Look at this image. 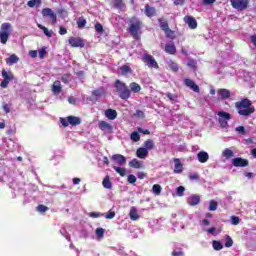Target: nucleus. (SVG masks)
I'll return each instance as SVG.
<instances>
[{"label": "nucleus", "instance_id": "16", "mask_svg": "<svg viewBox=\"0 0 256 256\" xmlns=\"http://www.w3.org/2000/svg\"><path fill=\"white\" fill-rule=\"evenodd\" d=\"M218 96L221 97V99H229L231 97V91L225 88L218 89Z\"/></svg>", "mask_w": 256, "mask_h": 256}, {"label": "nucleus", "instance_id": "6", "mask_svg": "<svg viewBox=\"0 0 256 256\" xmlns=\"http://www.w3.org/2000/svg\"><path fill=\"white\" fill-rule=\"evenodd\" d=\"M142 61L147 64L150 69H159L157 60L151 54H144Z\"/></svg>", "mask_w": 256, "mask_h": 256}, {"label": "nucleus", "instance_id": "45", "mask_svg": "<svg viewBox=\"0 0 256 256\" xmlns=\"http://www.w3.org/2000/svg\"><path fill=\"white\" fill-rule=\"evenodd\" d=\"M85 25H87V20H85L84 18H79L77 20V26L79 29H83V27H85Z\"/></svg>", "mask_w": 256, "mask_h": 256}, {"label": "nucleus", "instance_id": "23", "mask_svg": "<svg viewBox=\"0 0 256 256\" xmlns=\"http://www.w3.org/2000/svg\"><path fill=\"white\" fill-rule=\"evenodd\" d=\"M102 185L104 189H113V183L111 182V178L109 175L105 176L102 181Z\"/></svg>", "mask_w": 256, "mask_h": 256}, {"label": "nucleus", "instance_id": "54", "mask_svg": "<svg viewBox=\"0 0 256 256\" xmlns=\"http://www.w3.org/2000/svg\"><path fill=\"white\" fill-rule=\"evenodd\" d=\"M231 223H232V225H239V223H241V218H239L237 216H232Z\"/></svg>", "mask_w": 256, "mask_h": 256}, {"label": "nucleus", "instance_id": "4", "mask_svg": "<svg viewBox=\"0 0 256 256\" xmlns=\"http://www.w3.org/2000/svg\"><path fill=\"white\" fill-rule=\"evenodd\" d=\"M11 23L4 22L0 27V41L2 45H6L7 41H9V37L11 36Z\"/></svg>", "mask_w": 256, "mask_h": 256}, {"label": "nucleus", "instance_id": "59", "mask_svg": "<svg viewBox=\"0 0 256 256\" xmlns=\"http://www.w3.org/2000/svg\"><path fill=\"white\" fill-rule=\"evenodd\" d=\"M137 131H138V133H143V135H151V131H149L147 129L143 130V128H141V127H138Z\"/></svg>", "mask_w": 256, "mask_h": 256}, {"label": "nucleus", "instance_id": "5", "mask_svg": "<svg viewBox=\"0 0 256 256\" xmlns=\"http://www.w3.org/2000/svg\"><path fill=\"white\" fill-rule=\"evenodd\" d=\"M230 3L233 9L238 11H245L249 7V0H230Z\"/></svg>", "mask_w": 256, "mask_h": 256}, {"label": "nucleus", "instance_id": "20", "mask_svg": "<svg viewBox=\"0 0 256 256\" xmlns=\"http://www.w3.org/2000/svg\"><path fill=\"white\" fill-rule=\"evenodd\" d=\"M188 203L189 205H191V207H195V205H199V203H201V197L197 195H192L188 199Z\"/></svg>", "mask_w": 256, "mask_h": 256}, {"label": "nucleus", "instance_id": "43", "mask_svg": "<svg viewBox=\"0 0 256 256\" xmlns=\"http://www.w3.org/2000/svg\"><path fill=\"white\" fill-rule=\"evenodd\" d=\"M167 39H175V31L171 30L170 28L168 30L164 31Z\"/></svg>", "mask_w": 256, "mask_h": 256}, {"label": "nucleus", "instance_id": "64", "mask_svg": "<svg viewBox=\"0 0 256 256\" xmlns=\"http://www.w3.org/2000/svg\"><path fill=\"white\" fill-rule=\"evenodd\" d=\"M29 55H30V57H32V59H35L37 57V51L36 50H30Z\"/></svg>", "mask_w": 256, "mask_h": 256}, {"label": "nucleus", "instance_id": "41", "mask_svg": "<svg viewBox=\"0 0 256 256\" xmlns=\"http://www.w3.org/2000/svg\"><path fill=\"white\" fill-rule=\"evenodd\" d=\"M103 93H105V90L103 89V87H100V88L92 91V97H101V95H103Z\"/></svg>", "mask_w": 256, "mask_h": 256}, {"label": "nucleus", "instance_id": "8", "mask_svg": "<svg viewBox=\"0 0 256 256\" xmlns=\"http://www.w3.org/2000/svg\"><path fill=\"white\" fill-rule=\"evenodd\" d=\"M42 15L44 17H49L52 21V25H57V14H55L51 8H43Z\"/></svg>", "mask_w": 256, "mask_h": 256}, {"label": "nucleus", "instance_id": "61", "mask_svg": "<svg viewBox=\"0 0 256 256\" xmlns=\"http://www.w3.org/2000/svg\"><path fill=\"white\" fill-rule=\"evenodd\" d=\"M196 65H197V62H195V60L193 59L188 60V67H192L193 69H195Z\"/></svg>", "mask_w": 256, "mask_h": 256}, {"label": "nucleus", "instance_id": "39", "mask_svg": "<svg viewBox=\"0 0 256 256\" xmlns=\"http://www.w3.org/2000/svg\"><path fill=\"white\" fill-rule=\"evenodd\" d=\"M212 247L215 251H221V249H223V244L220 241L214 240L212 242Z\"/></svg>", "mask_w": 256, "mask_h": 256}, {"label": "nucleus", "instance_id": "29", "mask_svg": "<svg viewBox=\"0 0 256 256\" xmlns=\"http://www.w3.org/2000/svg\"><path fill=\"white\" fill-rule=\"evenodd\" d=\"M7 65H15V63H19V57L17 55L12 54L9 58L6 59Z\"/></svg>", "mask_w": 256, "mask_h": 256}, {"label": "nucleus", "instance_id": "42", "mask_svg": "<svg viewBox=\"0 0 256 256\" xmlns=\"http://www.w3.org/2000/svg\"><path fill=\"white\" fill-rule=\"evenodd\" d=\"M223 157H225L226 159H231V157H233V150L226 148L223 152H222Z\"/></svg>", "mask_w": 256, "mask_h": 256}, {"label": "nucleus", "instance_id": "48", "mask_svg": "<svg viewBox=\"0 0 256 256\" xmlns=\"http://www.w3.org/2000/svg\"><path fill=\"white\" fill-rule=\"evenodd\" d=\"M40 59H43L47 55V47L43 46L39 51H38Z\"/></svg>", "mask_w": 256, "mask_h": 256}, {"label": "nucleus", "instance_id": "12", "mask_svg": "<svg viewBox=\"0 0 256 256\" xmlns=\"http://www.w3.org/2000/svg\"><path fill=\"white\" fill-rule=\"evenodd\" d=\"M184 85L186 87H189L190 89H192V91H194V93H199L200 89H199V85H197L195 83V81L189 79V78H186L184 80Z\"/></svg>", "mask_w": 256, "mask_h": 256}, {"label": "nucleus", "instance_id": "53", "mask_svg": "<svg viewBox=\"0 0 256 256\" xmlns=\"http://www.w3.org/2000/svg\"><path fill=\"white\" fill-rule=\"evenodd\" d=\"M96 235H97V237H99L100 239H102L103 235H105V229H103V228H97V229H96Z\"/></svg>", "mask_w": 256, "mask_h": 256}, {"label": "nucleus", "instance_id": "1", "mask_svg": "<svg viewBox=\"0 0 256 256\" xmlns=\"http://www.w3.org/2000/svg\"><path fill=\"white\" fill-rule=\"evenodd\" d=\"M253 103L248 98H243L241 101L235 103V108L241 117H249L255 113V108L252 107Z\"/></svg>", "mask_w": 256, "mask_h": 256}, {"label": "nucleus", "instance_id": "13", "mask_svg": "<svg viewBox=\"0 0 256 256\" xmlns=\"http://www.w3.org/2000/svg\"><path fill=\"white\" fill-rule=\"evenodd\" d=\"M164 51L165 53H168V55H176L177 47L175 46V43L169 42L165 45Z\"/></svg>", "mask_w": 256, "mask_h": 256}, {"label": "nucleus", "instance_id": "10", "mask_svg": "<svg viewBox=\"0 0 256 256\" xmlns=\"http://www.w3.org/2000/svg\"><path fill=\"white\" fill-rule=\"evenodd\" d=\"M112 161H115L120 167L127 165V158L121 154H114Z\"/></svg>", "mask_w": 256, "mask_h": 256}, {"label": "nucleus", "instance_id": "34", "mask_svg": "<svg viewBox=\"0 0 256 256\" xmlns=\"http://www.w3.org/2000/svg\"><path fill=\"white\" fill-rule=\"evenodd\" d=\"M114 171L120 175V177H125L127 175V169L121 168L119 166H113Z\"/></svg>", "mask_w": 256, "mask_h": 256}, {"label": "nucleus", "instance_id": "18", "mask_svg": "<svg viewBox=\"0 0 256 256\" xmlns=\"http://www.w3.org/2000/svg\"><path fill=\"white\" fill-rule=\"evenodd\" d=\"M199 163H207L209 161V154L205 151H200L197 154Z\"/></svg>", "mask_w": 256, "mask_h": 256}, {"label": "nucleus", "instance_id": "63", "mask_svg": "<svg viewBox=\"0 0 256 256\" xmlns=\"http://www.w3.org/2000/svg\"><path fill=\"white\" fill-rule=\"evenodd\" d=\"M218 121H219L221 127H226L227 126V121L228 120H223V118H219Z\"/></svg>", "mask_w": 256, "mask_h": 256}, {"label": "nucleus", "instance_id": "26", "mask_svg": "<svg viewBox=\"0 0 256 256\" xmlns=\"http://www.w3.org/2000/svg\"><path fill=\"white\" fill-rule=\"evenodd\" d=\"M114 9H125V2L123 0H112Z\"/></svg>", "mask_w": 256, "mask_h": 256}, {"label": "nucleus", "instance_id": "56", "mask_svg": "<svg viewBox=\"0 0 256 256\" xmlns=\"http://www.w3.org/2000/svg\"><path fill=\"white\" fill-rule=\"evenodd\" d=\"M134 117H138L140 119H143V117H145V112H143V110H136V113L134 114Z\"/></svg>", "mask_w": 256, "mask_h": 256}, {"label": "nucleus", "instance_id": "47", "mask_svg": "<svg viewBox=\"0 0 256 256\" xmlns=\"http://www.w3.org/2000/svg\"><path fill=\"white\" fill-rule=\"evenodd\" d=\"M96 33H99L100 35H103V25L101 23H96L95 26Z\"/></svg>", "mask_w": 256, "mask_h": 256}, {"label": "nucleus", "instance_id": "21", "mask_svg": "<svg viewBox=\"0 0 256 256\" xmlns=\"http://www.w3.org/2000/svg\"><path fill=\"white\" fill-rule=\"evenodd\" d=\"M129 217L131 221H137L139 220V212L137 211V208L131 207L129 212Z\"/></svg>", "mask_w": 256, "mask_h": 256}, {"label": "nucleus", "instance_id": "9", "mask_svg": "<svg viewBox=\"0 0 256 256\" xmlns=\"http://www.w3.org/2000/svg\"><path fill=\"white\" fill-rule=\"evenodd\" d=\"M233 167H249V160L241 157L232 159Z\"/></svg>", "mask_w": 256, "mask_h": 256}, {"label": "nucleus", "instance_id": "17", "mask_svg": "<svg viewBox=\"0 0 256 256\" xmlns=\"http://www.w3.org/2000/svg\"><path fill=\"white\" fill-rule=\"evenodd\" d=\"M157 10L155 7H151L149 4L145 5V15L146 17H155Z\"/></svg>", "mask_w": 256, "mask_h": 256}, {"label": "nucleus", "instance_id": "27", "mask_svg": "<svg viewBox=\"0 0 256 256\" xmlns=\"http://www.w3.org/2000/svg\"><path fill=\"white\" fill-rule=\"evenodd\" d=\"M167 65L170 71H173V73H177V71H179V65L177 64V62L170 60L167 62Z\"/></svg>", "mask_w": 256, "mask_h": 256}, {"label": "nucleus", "instance_id": "19", "mask_svg": "<svg viewBox=\"0 0 256 256\" xmlns=\"http://www.w3.org/2000/svg\"><path fill=\"white\" fill-rule=\"evenodd\" d=\"M136 155L139 159H145L149 155V151L144 147H140L137 149Z\"/></svg>", "mask_w": 256, "mask_h": 256}, {"label": "nucleus", "instance_id": "60", "mask_svg": "<svg viewBox=\"0 0 256 256\" xmlns=\"http://www.w3.org/2000/svg\"><path fill=\"white\" fill-rule=\"evenodd\" d=\"M189 179H190L191 181H199V174H197V173L190 174V175H189Z\"/></svg>", "mask_w": 256, "mask_h": 256}, {"label": "nucleus", "instance_id": "2", "mask_svg": "<svg viewBox=\"0 0 256 256\" xmlns=\"http://www.w3.org/2000/svg\"><path fill=\"white\" fill-rule=\"evenodd\" d=\"M142 29H143V21H141L139 18L135 16L129 19L128 31L131 37H133V39H135L136 41H139V39H141Z\"/></svg>", "mask_w": 256, "mask_h": 256}, {"label": "nucleus", "instance_id": "37", "mask_svg": "<svg viewBox=\"0 0 256 256\" xmlns=\"http://www.w3.org/2000/svg\"><path fill=\"white\" fill-rule=\"evenodd\" d=\"M41 3L42 1L41 0H30L27 2V5L33 9V7H41Z\"/></svg>", "mask_w": 256, "mask_h": 256}, {"label": "nucleus", "instance_id": "30", "mask_svg": "<svg viewBox=\"0 0 256 256\" xmlns=\"http://www.w3.org/2000/svg\"><path fill=\"white\" fill-rule=\"evenodd\" d=\"M130 91L131 93H139L141 91V85L137 82L130 83Z\"/></svg>", "mask_w": 256, "mask_h": 256}, {"label": "nucleus", "instance_id": "58", "mask_svg": "<svg viewBox=\"0 0 256 256\" xmlns=\"http://www.w3.org/2000/svg\"><path fill=\"white\" fill-rule=\"evenodd\" d=\"M2 108L5 111V113H11V105L3 103Z\"/></svg>", "mask_w": 256, "mask_h": 256}, {"label": "nucleus", "instance_id": "36", "mask_svg": "<svg viewBox=\"0 0 256 256\" xmlns=\"http://www.w3.org/2000/svg\"><path fill=\"white\" fill-rule=\"evenodd\" d=\"M219 119L229 121L231 119V114L225 111L218 112Z\"/></svg>", "mask_w": 256, "mask_h": 256}, {"label": "nucleus", "instance_id": "62", "mask_svg": "<svg viewBox=\"0 0 256 256\" xmlns=\"http://www.w3.org/2000/svg\"><path fill=\"white\" fill-rule=\"evenodd\" d=\"M185 253L183 251H172V256H184Z\"/></svg>", "mask_w": 256, "mask_h": 256}, {"label": "nucleus", "instance_id": "46", "mask_svg": "<svg viewBox=\"0 0 256 256\" xmlns=\"http://www.w3.org/2000/svg\"><path fill=\"white\" fill-rule=\"evenodd\" d=\"M224 246L227 248L233 247V238H231V236L226 235V242H225Z\"/></svg>", "mask_w": 256, "mask_h": 256}, {"label": "nucleus", "instance_id": "44", "mask_svg": "<svg viewBox=\"0 0 256 256\" xmlns=\"http://www.w3.org/2000/svg\"><path fill=\"white\" fill-rule=\"evenodd\" d=\"M161 185L159 184H154L152 187V191L154 193V195H161Z\"/></svg>", "mask_w": 256, "mask_h": 256}, {"label": "nucleus", "instance_id": "57", "mask_svg": "<svg viewBox=\"0 0 256 256\" xmlns=\"http://www.w3.org/2000/svg\"><path fill=\"white\" fill-rule=\"evenodd\" d=\"M115 218V211H108V213L105 214V219H114Z\"/></svg>", "mask_w": 256, "mask_h": 256}, {"label": "nucleus", "instance_id": "28", "mask_svg": "<svg viewBox=\"0 0 256 256\" xmlns=\"http://www.w3.org/2000/svg\"><path fill=\"white\" fill-rule=\"evenodd\" d=\"M121 75H129V73H133L130 65L124 64L120 67Z\"/></svg>", "mask_w": 256, "mask_h": 256}, {"label": "nucleus", "instance_id": "24", "mask_svg": "<svg viewBox=\"0 0 256 256\" xmlns=\"http://www.w3.org/2000/svg\"><path fill=\"white\" fill-rule=\"evenodd\" d=\"M2 77H3L4 81H8L9 83H11V81H13V79H15V76L13 75V73L7 72V71H5V69L2 70Z\"/></svg>", "mask_w": 256, "mask_h": 256}, {"label": "nucleus", "instance_id": "3", "mask_svg": "<svg viewBox=\"0 0 256 256\" xmlns=\"http://www.w3.org/2000/svg\"><path fill=\"white\" fill-rule=\"evenodd\" d=\"M115 87L120 99L127 101V99L131 98V90L129 89L127 84H125V82H121V80H116Z\"/></svg>", "mask_w": 256, "mask_h": 256}, {"label": "nucleus", "instance_id": "50", "mask_svg": "<svg viewBox=\"0 0 256 256\" xmlns=\"http://www.w3.org/2000/svg\"><path fill=\"white\" fill-rule=\"evenodd\" d=\"M217 201L212 200L210 201V205H209V211H217Z\"/></svg>", "mask_w": 256, "mask_h": 256}, {"label": "nucleus", "instance_id": "7", "mask_svg": "<svg viewBox=\"0 0 256 256\" xmlns=\"http://www.w3.org/2000/svg\"><path fill=\"white\" fill-rule=\"evenodd\" d=\"M68 43L71 47L83 49L85 47V40L81 37H70Z\"/></svg>", "mask_w": 256, "mask_h": 256}, {"label": "nucleus", "instance_id": "22", "mask_svg": "<svg viewBox=\"0 0 256 256\" xmlns=\"http://www.w3.org/2000/svg\"><path fill=\"white\" fill-rule=\"evenodd\" d=\"M68 123L69 125H72L73 127L77 125H81V118L76 116H68Z\"/></svg>", "mask_w": 256, "mask_h": 256}, {"label": "nucleus", "instance_id": "55", "mask_svg": "<svg viewBox=\"0 0 256 256\" xmlns=\"http://www.w3.org/2000/svg\"><path fill=\"white\" fill-rule=\"evenodd\" d=\"M60 123L63 127H69V117H67V119L60 118Z\"/></svg>", "mask_w": 256, "mask_h": 256}, {"label": "nucleus", "instance_id": "52", "mask_svg": "<svg viewBox=\"0 0 256 256\" xmlns=\"http://www.w3.org/2000/svg\"><path fill=\"white\" fill-rule=\"evenodd\" d=\"M127 181H128V183L133 185L134 183H137V177H135V175H133V174H130V175H128Z\"/></svg>", "mask_w": 256, "mask_h": 256}, {"label": "nucleus", "instance_id": "11", "mask_svg": "<svg viewBox=\"0 0 256 256\" xmlns=\"http://www.w3.org/2000/svg\"><path fill=\"white\" fill-rule=\"evenodd\" d=\"M98 127L100 131H107L108 133H113V126L107 121H100L98 123Z\"/></svg>", "mask_w": 256, "mask_h": 256}, {"label": "nucleus", "instance_id": "33", "mask_svg": "<svg viewBox=\"0 0 256 256\" xmlns=\"http://www.w3.org/2000/svg\"><path fill=\"white\" fill-rule=\"evenodd\" d=\"M158 22L160 23V29L162 31H167L169 29V22H167L163 18H159Z\"/></svg>", "mask_w": 256, "mask_h": 256}, {"label": "nucleus", "instance_id": "35", "mask_svg": "<svg viewBox=\"0 0 256 256\" xmlns=\"http://www.w3.org/2000/svg\"><path fill=\"white\" fill-rule=\"evenodd\" d=\"M144 149L151 151V149H155V142L153 140L148 139L144 142Z\"/></svg>", "mask_w": 256, "mask_h": 256}, {"label": "nucleus", "instance_id": "25", "mask_svg": "<svg viewBox=\"0 0 256 256\" xmlns=\"http://www.w3.org/2000/svg\"><path fill=\"white\" fill-rule=\"evenodd\" d=\"M174 163V173H183V164H181V160H179V158H174Z\"/></svg>", "mask_w": 256, "mask_h": 256}, {"label": "nucleus", "instance_id": "31", "mask_svg": "<svg viewBox=\"0 0 256 256\" xmlns=\"http://www.w3.org/2000/svg\"><path fill=\"white\" fill-rule=\"evenodd\" d=\"M53 93L59 94L62 91L61 81H55L52 86Z\"/></svg>", "mask_w": 256, "mask_h": 256}, {"label": "nucleus", "instance_id": "40", "mask_svg": "<svg viewBox=\"0 0 256 256\" xmlns=\"http://www.w3.org/2000/svg\"><path fill=\"white\" fill-rule=\"evenodd\" d=\"M130 139L132 141H134V143H137L138 141L141 140V135L139 134V132L135 131V132H132L131 135H130Z\"/></svg>", "mask_w": 256, "mask_h": 256}, {"label": "nucleus", "instance_id": "32", "mask_svg": "<svg viewBox=\"0 0 256 256\" xmlns=\"http://www.w3.org/2000/svg\"><path fill=\"white\" fill-rule=\"evenodd\" d=\"M129 167H132L133 169H141L142 165L139 160L134 158L129 162Z\"/></svg>", "mask_w": 256, "mask_h": 256}, {"label": "nucleus", "instance_id": "15", "mask_svg": "<svg viewBox=\"0 0 256 256\" xmlns=\"http://www.w3.org/2000/svg\"><path fill=\"white\" fill-rule=\"evenodd\" d=\"M105 117H107V119H109L110 121H115V119H117V110L115 109H107L104 112Z\"/></svg>", "mask_w": 256, "mask_h": 256}, {"label": "nucleus", "instance_id": "14", "mask_svg": "<svg viewBox=\"0 0 256 256\" xmlns=\"http://www.w3.org/2000/svg\"><path fill=\"white\" fill-rule=\"evenodd\" d=\"M184 23L188 24L189 29H195L197 27V20L193 16H185Z\"/></svg>", "mask_w": 256, "mask_h": 256}, {"label": "nucleus", "instance_id": "51", "mask_svg": "<svg viewBox=\"0 0 256 256\" xmlns=\"http://www.w3.org/2000/svg\"><path fill=\"white\" fill-rule=\"evenodd\" d=\"M184 193H185V187L179 186V187L177 188V190H176V195H177L178 197H183Z\"/></svg>", "mask_w": 256, "mask_h": 256}, {"label": "nucleus", "instance_id": "49", "mask_svg": "<svg viewBox=\"0 0 256 256\" xmlns=\"http://www.w3.org/2000/svg\"><path fill=\"white\" fill-rule=\"evenodd\" d=\"M37 211H39V213H45V212L49 211V207H47L43 204H40L37 206Z\"/></svg>", "mask_w": 256, "mask_h": 256}, {"label": "nucleus", "instance_id": "38", "mask_svg": "<svg viewBox=\"0 0 256 256\" xmlns=\"http://www.w3.org/2000/svg\"><path fill=\"white\" fill-rule=\"evenodd\" d=\"M38 27L41 29V31H43L44 35H46V37H53V31H49V29H47V27L38 24Z\"/></svg>", "mask_w": 256, "mask_h": 256}]
</instances>
